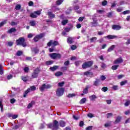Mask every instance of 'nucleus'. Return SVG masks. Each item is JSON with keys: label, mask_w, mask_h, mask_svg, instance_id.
<instances>
[{"label": "nucleus", "mask_w": 130, "mask_h": 130, "mask_svg": "<svg viewBox=\"0 0 130 130\" xmlns=\"http://www.w3.org/2000/svg\"><path fill=\"white\" fill-rule=\"evenodd\" d=\"M48 128H52V130L58 129V121L54 120L53 124H49L47 125Z\"/></svg>", "instance_id": "1"}, {"label": "nucleus", "mask_w": 130, "mask_h": 130, "mask_svg": "<svg viewBox=\"0 0 130 130\" xmlns=\"http://www.w3.org/2000/svg\"><path fill=\"white\" fill-rule=\"evenodd\" d=\"M16 44L17 45H21L23 47H26L27 46V44L25 43V39L22 37L16 40Z\"/></svg>", "instance_id": "2"}, {"label": "nucleus", "mask_w": 130, "mask_h": 130, "mask_svg": "<svg viewBox=\"0 0 130 130\" xmlns=\"http://www.w3.org/2000/svg\"><path fill=\"white\" fill-rule=\"evenodd\" d=\"M36 87H35V86L33 85L30 86V88H28L24 92V94H23V97L25 98L27 97V94H28V93L33 91H36Z\"/></svg>", "instance_id": "3"}, {"label": "nucleus", "mask_w": 130, "mask_h": 130, "mask_svg": "<svg viewBox=\"0 0 130 130\" xmlns=\"http://www.w3.org/2000/svg\"><path fill=\"white\" fill-rule=\"evenodd\" d=\"M92 64H93V61H86L82 64V69H88V68H90V67H91Z\"/></svg>", "instance_id": "4"}, {"label": "nucleus", "mask_w": 130, "mask_h": 130, "mask_svg": "<svg viewBox=\"0 0 130 130\" xmlns=\"http://www.w3.org/2000/svg\"><path fill=\"white\" fill-rule=\"evenodd\" d=\"M56 45H58V42L56 41H53V40H50L48 43H47V46L49 47H50V46H52V47H54L55 46H56Z\"/></svg>", "instance_id": "5"}, {"label": "nucleus", "mask_w": 130, "mask_h": 130, "mask_svg": "<svg viewBox=\"0 0 130 130\" xmlns=\"http://www.w3.org/2000/svg\"><path fill=\"white\" fill-rule=\"evenodd\" d=\"M63 92H64V89L63 88H59L57 89L56 91V95L58 97H60V96H62L63 95Z\"/></svg>", "instance_id": "6"}, {"label": "nucleus", "mask_w": 130, "mask_h": 130, "mask_svg": "<svg viewBox=\"0 0 130 130\" xmlns=\"http://www.w3.org/2000/svg\"><path fill=\"white\" fill-rule=\"evenodd\" d=\"M40 72V70L39 69V68L36 69L34 71V73H32V74L31 75L32 78H33L34 79H36V78H38V75H39Z\"/></svg>", "instance_id": "7"}, {"label": "nucleus", "mask_w": 130, "mask_h": 130, "mask_svg": "<svg viewBox=\"0 0 130 130\" xmlns=\"http://www.w3.org/2000/svg\"><path fill=\"white\" fill-rule=\"evenodd\" d=\"M51 87V85L49 84L46 85L45 84H43L40 87V90L41 92H43L45 89H50V87Z\"/></svg>", "instance_id": "8"}, {"label": "nucleus", "mask_w": 130, "mask_h": 130, "mask_svg": "<svg viewBox=\"0 0 130 130\" xmlns=\"http://www.w3.org/2000/svg\"><path fill=\"white\" fill-rule=\"evenodd\" d=\"M79 9L80 7L78 5L74 6V8L70 7L66 11V14H70V13L72 12V10H75V11H77V10H79Z\"/></svg>", "instance_id": "9"}, {"label": "nucleus", "mask_w": 130, "mask_h": 130, "mask_svg": "<svg viewBox=\"0 0 130 130\" xmlns=\"http://www.w3.org/2000/svg\"><path fill=\"white\" fill-rule=\"evenodd\" d=\"M44 36H45V34L44 33H42L40 35H37L34 39V41H35L36 42H37V41H38V40H39V39H41V38L44 37Z\"/></svg>", "instance_id": "10"}, {"label": "nucleus", "mask_w": 130, "mask_h": 130, "mask_svg": "<svg viewBox=\"0 0 130 130\" xmlns=\"http://www.w3.org/2000/svg\"><path fill=\"white\" fill-rule=\"evenodd\" d=\"M123 61V60H122V58H121V57H120L114 61V64H118V63H121V62H122Z\"/></svg>", "instance_id": "11"}, {"label": "nucleus", "mask_w": 130, "mask_h": 130, "mask_svg": "<svg viewBox=\"0 0 130 130\" xmlns=\"http://www.w3.org/2000/svg\"><path fill=\"white\" fill-rule=\"evenodd\" d=\"M91 27H97L98 26V23L97 22V19L93 18V22H91Z\"/></svg>", "instance_id": "12"}, {"label": "nucleus", "mask_w": 130, "mask_h": 130, "mask_svg": "<svg viewBox=\"0 0 130 130\" xmlns=\"http://www.w3.org/2000/svg\"><path fill=\"white\" fill-rule=\"evenodd\" d=\"M84 76H87L89 78H92L93 77V73L90 72L89 71L86 72L84 73Z\"/></svg>", "instance_id": "13"}, {"label": "nucleus", "mask_w": 130, "mask_h": 130, "mask_svg": "<svg viewBox=\"0 0 130 130\" xmlns=\"http://www.w3.org/2000/svg\"><path fill=\"white\" fill-rule=\"evenodd\" d=\"M112 28L113 30H120V29H121V26H119V25H113L112 27Z\"/></svg>", "instance_id": "14"}, {"label": "nucleus", "mask_w": 130, "mask_h": 130, "mask_svg": "<svg viewBox=\"0 0 130 130\" xmlns=\"http://www.w3.org/2000/svg\"><path fill=\"white\" fill-rule=\"evenodd\" d=\"M120 120H121V116H118L116 117V120H115L114 123H118V122H120Z\"/></svg>", "instance_id": "15"}, {"label": "nucleus", "mask_w": 130, "mask_h": 130, "mask_svg": "<svg viewBox=\"0 0 130 130\" xmlns=\"http://www.w3.org/2000/svg\"><path fill=\"white\" fill-rule=\"evenodd\" d=\"M59 67L58 66H54L53 67H50V71H52V72H54V71H56V70H57Z\"/></svg>", "instance_id": "16"}, {"label": "nucleus", "mask_w": 130, "mask_h": 130, "mask_svg": "<svg viewBox=\"0 0 130 130\" xmlns=\"http://www.w3.org/2000/svg\"><path fill=\"white\" fill-rule=\"evenodd\" d=\"M31 51L32 52H35V53H38V52H39V49H38V48L36 47V48H31Z\"/></svg>", "instance_id": "17"}, {"label": "nucleus", "mask_w": 130, "mask_h": 130, "mask_svg": "<svg viewBox=\"0 0 130 130\" xmlns=\"http://www.w3.org/2000/svg\"><path fill=\"white\" fill-rule=\"evenodd\" d=\"M114 48H115V45H112L110 48L108 49L107 52H111V51H112V50H113Z\"/></svg>", "instance_id": "18"}, {"label": "nucleus", "mask_w": 130, "mask_h": 130, "mask_svg": "<svg viewBox=\"0 0 130 130\" xmlns=\"http://www.w3.org/2000/svg\"><path fill=\"white\" fill-rule=\"evenodd\" d=\"M73 40H74V38L69 37L67 39V42L70 44H72V43H73Z\"/></svg>", "instance_id": "19"}, {"label": "nucleus", "mask_w": 130, "mask_h": 130, "mask_svg": "<svg viewBox=\"0 0 130 130\" xmlns=\"http://www.w3.org/2000/svg\"><path fill=\"white\" fill-rule=\"evenodd\" d=\"M16 31H17V29H16V28H11L8 30V33H9L10 34H11L12 33H14V32H16Z\"/></svg>", "instance_id": "20"}, {"label": "nucleus", "mask_w": 130, "mask_h": 130, "mask_svg": "<svg viewBox=\"0 0 130 130\" xmlns=\"http://www.w3.org/2000/svg\"><path fill=\"white\" fill-rule=\"evenodd\" d=\"M59 124L61 127H64V126H66V122L63 121H60Z\"/></svg>", "instance_id": "21"}, {"label": "nucleus", "mask_w": 130, "mask_h": 130, "mask_svg": "<svg viewBox=\"0 0 130 130\" xmlns=\"http://www.w3.org/2000/svg\"><path fill=\"white\" fill-rule=\"evenodd\" d=\"M99 83H100V79H96V80L93 83V86H99Z\"/></svg>", "instance_id": "22"}, {"label": "nucleus", "mask_w": 130, "mask_h": 130, "mask_svg": "<svg viewBox=\"0 0 130 130\" xmlns=\"http://www.w3.org/2000/svg\"><path fill=\"white\" fill-rule=\"evenodd\" d=\"M97 99V96L95 94L90 95L89 96V99L91 101H93V100H95V99Z\"/></svg>", "instance_id": "23"}, {"label": "nucleus", "mask_w": 130, "mask_h": 130, "mask_svg": "<svg viewBox=\"0 0 130 130\" xmlns=\"http://www.w3.org/2000/svg\"><path fill=\"white\" fill-rule=\"evenodd\" d=\"M30 26L32 27H34L36 25V21L35 20H31L29 22Z\"/></svg>", "instance_id": "24"}, {"label": "nucleus", "mask_w": 130, "mask_h": 130, "mask_svg": "<svg viewBox=\"0 0 130 130\" xmlns=\"http://www.w3.org/2000/svg\"><path fill=\"white\" fill-rule=\"evenodd\" d=\"M48 15L51 19H52V18H54V17H55L54 14L51 12H48Z\"/></svg>", "instance_id": "25"}, {"label": "nucleus", "mask_w": 130, "mask_h": 130, "mask_svg": "<svg viewBox=\"0 0 130 130\" xmlns=\"http://www.w3.org/2000/svg\"><path fill=\"white\" fill-rule=\"evenodd\" d=\"M49 56H50L51 58H52L53 59H56L55 53L50 54Z\"/></svg>", "instance_id": "26"}, {"label": "nucleus", "mask_w": 130, "mask_h": 130, "mask_svg": "<svg viewBox=\"0 0 130 130\" xmlns=\"http://www.w3.org/2000/svg\"><path fill=\"white\" fill-rule=\"evenodd\" d=\"M87 101V99L86 98H83L80 101V104H84Z\"/></svg>", "instance_id": "27"}, {"label": "nucleus", "mask_w": 130, "mask_h": 130, "mask_svg": "<svg viewBox=\"0 0 130 130\" xmlns=\"http://www.w3.org/2000/svg\"><path fill=\"white\" fill-rule=\"evenodd\" d=\"M55 76L56 77H60V76H62V72H57L56 73H55Z\"/></svg>", "instance_id": "28"}, {"label": "nucleus", "mask_w": 130, "mask_h": 130, "mask_svg": "<svg viewBox=\"0 0 130 130\" xmlns=\"http://www.w3.org/2000/svg\"><path fill=\"white\" fill-rule=\"evenodd\" d=\"M0 108L1 112H4V105H3V101H0Z\"/></svg>", "instance_id": "29"}, {"label": "nucleus", "mask_w": 130, "mask_h": 130, "mask_svg": "<svg viewBox=\"0 0 130 130\" xmlns=\"http://www.w3.org/2000/svg\"><path fill=\"white\" fill-rule=\"evenodd\" d=\"M107 38H108V39H114V38H116V36H112V35H108L107 36Z\"/></svg>", "instance_id": "30"}, {"label": "nucleus", "mask_w": 130, "mask_h": 130, "mask_svg": "<svg viewBox=\"0 0 130 130\" xmlns=\"http://www.w3.org/2000/svg\"><path fill=\"white\" fill-rule=\"evenodd\" d=\"M34 103H35V102H34V101H32L27 106V108H28V109H30V108H31V107H32V106H33V104H34Z\"/></svg>", "instance_id": "31"}, {"label": "nucleus", "mask_w": 130, "mask_h": 130, "mask_svg": "<svg viewBox=\"0 0 130 130\" xmlns=\"http://www.w3.org/2000/svg\"><path fill=\"white\" fill-rule=\"evenodd\" d=\"M118 67H119L118 65H114L112 67V70H113V71H116Z\"/></svg>", "instance_id": "32"}, {"label": "nucleus", "mask_w": 130, "mask_h": 130, "mask_svg": "<svg viewBox=\"0 0 130 130\" xmlns=\"http://www.w3.org/2000/svg\"><path fill=\"white\" fill-rule=\"evenodd\" d=\"M52 63H53V61L52 60L47 61L46 62V64L47 66H51V64H52Z\"/></svg>", "instance_id": "33"}, {"label": "nucleus", "mask_w": 130, "mask_h": 130, "mask_svg": "<svg viewBox=\"0 0 130 130\" xmlns=\"http://www.w3.org/2000/svg\"><path fill=\"white\" fill-rule=\"evenodd\" d=\"M76 96V94L75 93H70L67 95V97L68 98H73V97H75Z\"/></svg>", "instance_id": "34"}, {"label": "nucleus", "mask_w": 130, "mask_h": 130, "mask_svg": "<svg viewBox=\"0 0 130 130\" xmlns=\"http://www.w3.org/2000/svg\"><path fill=\"white\" fill-rule=\"evenodd\" d=\"M4 74V69H3V66L0 64V75H3Z\"/></svg>", "instance_id": "35"}, {"label": "nucleus", "mask_w": 130, "mask_h": 130, "mask_svg": "<svg viewBox=\"0 0 130 130\" xmlns=\"http://www.w3.org/2000/svg\"><path fill=\"white\" fill-rule=\"evenodd\" d=\"M62 2H63V0H58L56 1V4L58 6H59V5H61V4H62Z\"/></svg>", "instance_id": "36"}, {"label": "nucleus", "mask_w": 130, "mask_h": 130, "mask_svg": "<svg viewBox=\"0 0 130 130\" xmlns=\"http://www.w3.org/2000/svg\"><path fill=\"white\" fill-rule=\"evenodd\" d=\"M68 20H63L61 21V24L63 26H64V25H67V24H68Z\"/></svg>", "instance_id": "37"}, {"label": "nucleus", "mask_w": 130, "mask_h": 130, "mask_svg": "<svg viewBox=\"0 0 130 130\" xmlns=\"http://www.w3.org/2000/svg\"><path fill=\"white\" fill-rule=\"evenodd\" d=\"M22 54H23V52L22 51H18L16 53V55H17V56H21Z\"/></svg>", "instance_id": "38"}, {"label": "nucleus", "mask_w": 130, "mask_h": 130, "mask_svg": "<svg viewBox=\"0 0 130 130\" xmlns=\"http://www.w3.org/2000/svg\"><path fill=\"white\" fill-rule=\"evenodd\" d=\"M88 89H89V86H86V87L83 90L84 94H87L88 93Z\"/></svg>", "instance_id": "39"}, {"label": "nucleus", "mask_w": 130, "mask_h": 130, "mask_svg": "<svg viewBox=\"0 0 130 130\" xmlns=\"http://www.w3.org/2000/svg\"><path fill=\"white\" fill-rule=\"evenodd\" d=\"M111 125V122H108L105 124V127H108V126H110Z\"/></svg>", "instance_id": "40"}, {"label": "nucleus", "mask_w": 130, "mask_h": 130, "mask_svg": "<svg viewBox=\"0 0 130 130\" xmlns=\"http://www.w3.org/2000/svg\"><path fill=\"white\" fill-rule=\"evenodd\" d=\"M31 18H37V15L36 14L35 12L34 13L30 14Z\"/></svg>", "instance_id": "41"}, {"label": "nucleus", "mask_w": 130, "mask_h": 130, "mask_svg": "<svg viewBox=\"0 0 130 130\" xmlns=\"http://www.w3.org/2000/svg\"><path fill=\"white\" fill-rule=\"evenodd\" d=\"M22 80L23 82H27L28 81V76L22 77Z\"/></svg>", "instance_id": "42"}, {"label": "nucleus", "mask_w": 130, "mask_h": 130, "mask_svg": "<svg viewBox=\"0 0 130 130\" xmlns=\"http://www.w3.org/2000/svg\"><path fill=\"white\" fill-rule=\"evenodd\" d=\"M107 5V1L104 0L102 2V5L103 6H106Z\"/></svg>", "instance_id": "43"}, {"label": "nucleus", "mask_w": 130, "mask_h": 130, "mask_svg": "<svg viewBox=\"0 0 130 130\" xmlns=\"http://www.w3.org/2000/svg\"><path fill=\"white\" fill-rule=\"evenodd\" d=\"M108 88L106 87H103L102 88V91H103V92H106L107 91H108Z\"/></svg>", "instance_id": "44"}, {"label": "nucleus", "mask_w": 130, "mask_h": 130, "mask_svg": "<svg viewBox=\"0 0 130 130\" xmlns=\"http://www.w3.org/2000/svg\"><path fill=\"white\" fill-rule=\"evenodd\" d=\"M7 23V20H4L0 23V27H2V26L4 25L5 24Z\"/></svg>", "instance_id": "45"}, {"label": "nucleus", "mask_w": 130, "mask_h": 130, "mask_svg": "<svg viewBox=\"0 0 130 130\" xmlns=\"http://www.w3.org/2000/svg\"><path fill=\"white\" fill-rule=\"evenodd\" d=\"M123 15H126L127 14H130V11L129 10H126L122 12Z\"/></svg>", "instance_id": "46"}, {"label": "nucleus", "mask_w": 130, "mask_h": 130, "mask_svg": "<svg viewBox=\"0 0 130 130\" xmlns=\"http://www.w3.org/2000/svg\"><path fill=\"white\" fill-rule=\"evenodd\" d=\"M61 55L59 53H56V58H61Z\"/></svg>", "instance_id": "47"}, {"label": "nucleus", "mask_w": 130, "mask_h": 130, "mask_svg": "<svg viewBox=\"0 0 130 130\" xmlns=\"http://www.w3.org/2000/svg\"><path fill=\"white\" fill-rule=\"evenodd\" d=\"M13 75L11 74H10L7 76V80H11V79H13Z\"/></svg>", "instance_id": "48"}, {"label": "nucleus", "mask_w": 130, "mask_h": 130, "mask_svg": "<svg viewBox=\"0 0 130 130\" xmlns=\"http://www.w3.org/2000/svg\"><path fill=\"white\" fill-rule=\"evenodd\" d=\"M97 40V38L96 37H93L90 39L91 42H94V41H96Z\"/></svg>", "instance_id": "49"}, {"label": "nucleus", "mask_w": 130, "mask_h": 130, "mask_svg": "<svg viewBox=\"0 0 130 130\" xmlns=\"http://www.w3.org/2000/svg\"><path fill=\"white\" fill-rule=\"evenodd\" d=\"M113 115V114H112V113H109L107 114V118H109L110 117H111V116H112Z\"/></svg>", "instance_id": "50"}, {"label": "nucleus", "mask_w": 130, "mask_h": 130, "mask_svg": "<svg viewBox=\"0 0 130 130\" xmlns=\"http://www.w3.org/2000/svg\"><path fill=\"white\" fill-rule=\"evenodd\" d=\"M87 116L88 117H90V118H92V117H94V115H93V114L89 113L87 114Z\"/></svg>", "instance_id": "51"}, {"label": "nucleus", "mask_w": 130, "mask_h": 130, "mask_svg": "<svg viewBox=\"0 0 130 130\" xmlns=\"http://www.w3.org/2000/svg\"><path fill=\"white\" fill-rule=\"evenodd\" d=\"M130 105V101H126L124 104L125 106H128Z\"/></svg>", "instance_id": "52"}, {"label": "nucleus", "mask_w": 130, "mask_h": 130, "mask_svg": "<svg viewBox=\"0 0 130 130\" xmlns=\"http://www.w3.org/2000/svg\"><path fill=\"white\" fill-rule=\"evenodd\" d=\"M23 71L25 73H28L29 72V68L25 67L24 68Z\"/></svg>", "instance_id": "53"}, {"label": "nucleus", "mask_w": 130, "mask_h": 130, "mask_svg": "<svg viewBox=\"0 0 130 130\" xmlns=\"http://www.w3.org/2000/svg\"><path fill=\"white\" fill-rule=\"evenodd\" d=\"M126 83H127V81L126 80H125L124 81H122L120 83V85L121 86H123V85H125V84H126Z\"/></svg>", "instance_id": "54"}, {"label": "nucleus", "mask_w": 130, "mask_h": 130, "mask_svg": "<svg viewBox=\"0 0 130 130\" xmlns=\"http://www.w3.org/2000/svg\"><path fill=\"white\" fill-rule=\"evenodd\" d=\"M19 127H20V125L16 124L14 126L13 129H18Z\"/></svg>", "instance_id": "55"}, {"label": "nucleus", "mask_w": 130, "mask_h": 130, "mask_svg": "<svg viewBox=\"0 0 130 130\" xmlns=\"http://www.w3.org/2000/svg\"><path fill=\"white\" fill-rule=\"evenodd\" d=\"M72 50H75V49H77V46L76 45H72L71 47Z\"/></svg>", "instance_id": "56"}, {"label": "nucleus", "mask_w": 130, "mask_h": 130, "mask_svg": "<svg viewBox=\"0 0 130 130\" xmlns=\"http://www.w3.org/2000/svg\"><path fill=\"white\" fill-rule=\"evenodd\" d=\"M21 9V5H16V7H15V9L17 10H19Z\"/></svg>", "instance_id": "57"}, {"label": "nucleus", "mask_w": 130, "mask_h": 130, "mask_svg": "<svg viewBox=\"0 0 130 130\" xmlns=\"http://www.w3.org/2000/svg\"><path fill=\"white\" fill-rule=\"evenodd\" d=\"M61 70L62 71V72H64V71H67V70H68V68L66 67H62L61 68Z\"/></svg>", "instance_id": "58"}, {"label": "nucleus", "mask_w": 130, "mask_h": 130, "mask_svg": "<svg viewBox=\"0 0 130 130\" xmlns=\"http://www.w3.org/2000/svg\"><path fill=\"white\" fill-rule=\"evenodd\" d=\"M112 88L115 91L118 89V86L117 85L113 86Z\"/></svg>", "instance_id": "59"}, {"label": "nucleus", "mask_w": 130, "mask_h": 130, "mask_svg": "<svg viewBox=\"0 0 130 130\" xmlns=\"http://www.w3.org/2000/svg\"><path fill=\"white\" fill-rule=\"evenodd\" d=\"M10 102H11V103H12V104H14V103H15V102H16V100H15L14 99H11L10 100Z\"/></svg>", "instance_id": "60"}, {"label": "nucleus", "mask_w": 130, "mask_h": 130, "mask_svg": "<svg viewBox=\"0 0 130 130\" xmlns=\"http://www.w3.org/2000/svg\"><path fill=\"white\" fill-rule=\"evenodd\" d=\"M122 11V8L120 7L118 9H117V12H118V13H120V12Z\"/></svg>", "instance_id": "61"}, {"label": "nucleus", "mask_w": 130, "mask_h": 130, "mask_svg": "<svg viewBox=\"0 0 130 130\" xmlns=\"http://www.w3.org/2000/svg\"><path fill=\"white\" fill-rule=\"evenodd\" d=\"M17 22H12L11 23V26H16V25H17Z\"/></svg>", "instance_id": "62"}, {"label": "nucleus", "mask_w": 130, "mask_h": 130, "mask_svg": "<svg viewBox=\"0 0 130 130\" xmlns=\"http://www.w3.org/2000/svg\"><path fill=\"white\" fill-rule=\"evenodd\" d=\"M64 83V82H60L58 84V85L59 86V87H62V86H63Z\"/></svg>", "instance_id": "63"}, {"label": "nucleus", "mask_w": 130, "mask_h": 130, "mask_svg": "<svg viewBox=\"0 0 130 130\" xmlns=\"http://www.w3.org/2000/svg\"><path fill=\"white\" fill-rule=\"evenodd\" d=\"M70 64V61H66L64 62V65L69 66Z\"/></svg>", "instance_id": "64"}]
</instances>
